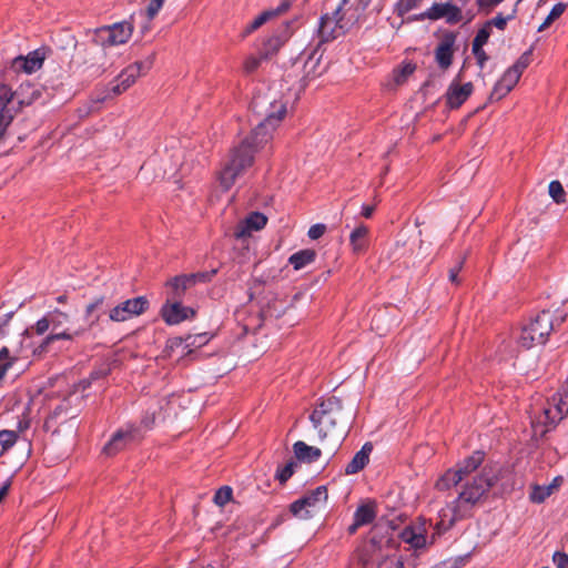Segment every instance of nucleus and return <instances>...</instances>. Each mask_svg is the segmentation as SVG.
Instances as JSON below:
<instances>
[{"instance_id":"54","label":"nucleus","mask_w":568,"mask_h":568,"mask_svg":"<svg viewBox=\"0 0 568 568\" xmlns=\"http://www.w3.org/2000/svg\"><path fill=\"white\" fill-rule=\"evenodd\" d=\"M325 230L326 227L324 224H315L310 227L307 234L312 240H317L325 233Z\"/></svg>"},{"instance_id":"2","label":"nucleus","mask_w":568,"mask_h":568,"mask_svg":"<svg viewBox=\"0 0 568 568\" xmlns=\"http://www.w3.org/2000/svg\"><path fill=\"white\" fill-rule=\"evenodd\" d=\"M253 109L265 115L250 138L231 151L229 159L219 173V182L224 191H229L244 171L253 164L254 153L272 139L273 131L284 119L287 108L282 99L256 97L252 102Z\"/></svg>"},{"instance_id":"59","label":"nucleus","mask_w":568,"mask_h":568,"mask_svg":"<svg viewBox=\"0 0 568 568\" xmlns=\"http://www.w3.org/2000/svg\"><path fill=\"white\" fill-rule=\"evenodd\" d=\"M103 302L104 297L100 296L90 304H88L85 307V316L89 317L98 307H100L103 304Z\"/></svg>"},{"instance_id":"41","label":"nucleus","mask_w":568,"mask_h":568,"mask_svg":"<svg viewBox=\"0 0 568 568\" xmlns=\"http://www.w3.org/2000/svg\"><path fill=\"white\" fill-rule=\"evenodd\" d=\"M272 19V13L264 11L258 14L246 28V33H251L262 27L265 22Z\"/></svg>"},{"instance_id":"7","label":"nucleus","mask_w":568,"mask_h":568,"mask_svg":"<svg viewBox=\"0 0 568 568\" xmlns=\"http://www.w3.org/2000/svg\"><path fill=\"white\" fill-rule=\"evenodd\" d=\"M327 498L328 495L326 487L318 486L314 490L307 493L305 496L294 501L291 505L290 510L295 517L300 519H308L314 516L321 506L326 504Z\"/></svg>"},{"instance_id":"44","label":"nucleus","mask_w":568,"mask_h":568,"mask_svg":"<svg viewBox=\"0 0 568 568\" xmlns=\"http://www.w3.org/2000/svg\"><path fill=\"white\" fill-rule=\"evenodd\" d=\"M510 92V90H508V88L506 85H504L503 83H500L499 81L494 85V89L489 95V100L490 101H499L501 100L503 98H505L508 93Z\"/></svg>"},{"instance_id":"5","label":"nucleus","mask_w":568,"mask_h":568,"mask_svg":"<svg viewBox=\"0 0 568 568\" xmlns=\"http://www.w3.org/2000/svg\"><path fill=\"white\" fill-rule=\"evenodd\" d=\"M133 30V23L129 21L103 26L90 32L91 41L104 49L124 44L132 37Z\"/></svg>"},{"instance_id":"57","label":"nucleus","mask_w":568,"mask_h":568,"mask_svg":"<svg viewBox=\"0 0 568 568\" xmlns=\"http://www.w3.org/2000/svg\"><path fill=\"white\" fill-rule=\"evenodd\" d=\"M13 121V116H0V143L6 136L7 129Z\"/></svg>"},{"instance_id":"32","label":"nucleus","mask_w":568,"mask_h":568,"mask_svg":"<svg viewBox=\"0 0 568 568\" xmlns=\"http://www.w3.org/2000/svg\"><path fill=\"white\" fill-rule=\"evenodd\" d=\"M17 361H18L17 357H10L9 356V351H8L7 347H3L0 351V382L2 381L4 375L7 374L8 369L10 367H12L13 364H16Z\"/></svg>"},{"instance_id":"52","label":"nucleus","mask_w":568,"mask_h":568,"mask_svg":"<svg viewBox=\"0 0 568 568\" xmlns=\"http://www.w3.org/2000/svg\"><path fill=\"white\" fill-rule=\"evenodd\" d=\"M552 561L558 568H568V555L565 552L556 551Z\"/></svg>"},{"instance_id":"42","label":"nucleus","mask_w":568,"mask_h":568,"mask_svg":"<svg viewBox=\"0 0 568 568\" xmlns=\"http://www.w3.org/2000/svg\"><path fill=\"white\" fill-rule=\"evenodd\" d=\"M520 77H518V73L515 71H511L507 69L503 77L500 78L499 82L503 83L508 88V90H513L515 85L518 83Z\"/></svg>"},{"instance_id":"17","label":"nucleus","mask_w":568,"mask_h":568,"mask_svg":"<svg viewBox=\"0 0 568 568\" xmlns=\"http://www.w3.org/2000/svg\"><path fill=\"white\" fill-rule=\"evenodd\" d=\"M44 55L40 51H33L27 57L19 55L12 60V68L16 71L32 73L39 70L43 64Z\"/></svg>"},{"instance_id":"53","label":"nucleus","mask_w":568,"mask_h":568,"mask_svg":"<svg viewBox=\"0 0 568 568\" xmlns=\"http://www.w3.org/2000/svg\"><path fill=\"white\" fill-rule=\"evenodd\" d=\"M346 2L347 0H342L341 4L332 13H328V18L332 19L333 21L335 20L337 26L341 24V22L343 21V9Z\"/></svg>"},{"instance_id":"3","label":"nucleus","mask_w":568,"mask_h":568,"mask_svg":"<svg viewBox=\"0 0 568 568\" xmlns=\"http://www.w3.org/2000/svg\"><path fill=\"white\" fill-rule=\"evenodd\" d=\"M353 414H346L337 397L323 399L310 416L320 440L328 453L335 452L345 439Z\"/></svg>"},{"instance_id":"16","label":"nucleus","mask_w":568,"mask_h":568,"mask_svg":"<svg viewBox=\"0 0 568 568\" xmlns=\"http://www.w3.org/2000/svg\"><path fill=\"white\" fill-rule=\"evenodd\" d=\"M473 89L474 87L471 82H467L465 84H459L455 81L452 82L446 92V101L449 108H459L469 98Z\"/></svg>"},{"instance_id":"20","label":"nucleus","mask_w":568,"mask_h":568,"mask_svg":"<svg viewBox=\"0 0 568 568\" xmlns=\"http://www.w3.org/2000/svg\"><path fill=\"white\" fill-rule=\"evenodd\" d=\"M373 450L372 443H365L361 450H358L352 460L345 467V473L347 475L357 474L361 471L369 462V455Z\"/></svg>"},{"instance_id":"18","label":"nucleus","mask_w":568,"mask_h":568,"mask_svg":"<svg viewBox=\"0 0 568 568\" xmlns=\"http://www.w3.org/2000/svg\"><path fill=\"white\" fill-rule=\"evenodd\" d=\"M454 44L455 36L447 34L439 42L435 50L436 62L444 70L448 69L453 62Z\"/></svg>"},{"instance_id":"56","label":"nucleus","mask_w":568,"mask_h":568,"mask_svg":"<svg viewBox=\"0 0 568 568\" xmlns=\"http://www.w3.org/2000/svg\"><path fill=\"white\" fill-rule=\"evenodd\" d=\"M473 53L474 55L476 57L477 59V63L480 68H484L485 65V62L488 60V57L486 54V52L483 50V47H473Z\"/></svg>"},{"instance_id":"19","label":"nucleus","mask_w":568,"mask_h":568,"mask_svg":"<svg viewBox=\"0 0 568 568\" xmlns=\"http://www.w3.org/2000/svg\"><path fill=\"white\" fill-rule=\"evenodd\" d=\"M17 91L13 92L10 87L0 83V116H13L19 110L16 108Z\"/></svg>"},{"instance_id":"63","label":"nucleus","mask_w":568,"mask_h":568,"mask_svg":"<svg viewBox=\"0 0 568 568\" xmlns=\"http://www.w3.org/2000/svg\"><path fill=\"white\" fill-rule=\"evenodd\" d=\"M11 317L12 313H8L3 317H0V336L3 334V328L8 325Z\"/></svg>"},{"instance_id":"26","label":"nucleus","mask_w":568,"mask_h":568,"mask_svg":"<svg viewBox=\"0 0 568 568\" xmlns=\"http://www.w3.org/2000/svg\"><path fill=\"white\" fill-rule=\"evenodd\" d=\"M294 454L298 460L312 463L321 457V449L314 446H308L304 442H296L293 446Z\"/></svg>"},{"instance_id":"61","label":"nucleus","mask_w":568,"mask_h":568,"mask_svg":"<svg viewBox=\"0 0 568 568\" xmlns=\"http://www.w3.org/2000/svg\"><path fill=\"white\" fill-rule=\"evenodd\" d=\"M552 397H554L555 403H558V400H560V405L562 404V406L566 407V409H565V415H566L568 413V394L562 395L560 393H557V394L552 395Z\"/></svg>"},{"instance_id":"30","label":"nucleus","mask_w":568,"mask_h":568,"mask_svg":"<svg viewBox=\"0 0 568 568\" xmlns=\"http://www.w3.org/2000/svg\"><path fill=\"white\" fill-rule=\"evenodd\" d=\"M376 517V510L373 504H365L359 506L355 514L354 518L357 519V524L367 525L371 524Z\"/></svg>"},{"instance_id":"48","label":"nucleus","mask_w":568,"mask_h":568,"mask_svg":"<svg viewBox=\"0 0 568 568\" xmlns=\"http://www.w3.org/2000/svg\"><path fill=\"white\" fill-rule=\"evenodd\" d=\"M165 0H150V3L146 8V16L149 20L154 19V17L159 13Z\"/></svg>"},{"instance_id":"1","label":"nucleus","mask_w":568,"mask_h":568,"mask_svg":"<svg viewBox=\"0 0 568 568\" xmlns=\"http://www.w3.org/2000/svg\"><path fill=\"white\" fill-rule=\"evenodd\" d=\"M483 462L484 454L475 452L437 480L436 487L439 490L464 483L458 497L439 511V519L435 525L437 534L448 530L456 520L467 516L498 480L500 468L497 465H485L477 471Z\"/></svg>"},{"instance_id":"31","label":"nucleus","mask_w":568,"mask_h":568,"mask_svg":"<svg viewBox=\"0 0 568 568\" xmlns=\"http://www.w3.org/2000/svg\"><path fill=\"white\" fill-rule=\"evenodd\" d=\"M49 322L53 331L60 329L64 324L70 321V315L65 312L55 308L53 311L48 312Z\"/></svg>"},{"instance_id":"64","label":"nucleus","mask_w":568,"mask_h":568,"mask_svg":"<svg viewBox=\"0 0 568 568\" xmlns=\"http://www.w3.org/2000/svg\"><path fill=\"white\" fill-rule=\"evenodd\" d=\"M375 207L373 205H363L362 215L366 219H369L373 215Z\"/></svg>"},{"instance_id":"4","label":"nucleus","mask_w":568,"mask_h":568,"mask_svg":"<svg viewBox=\"0 0 568 568\" xmlns=\"http://www.w3.org/2000/svg\"><path fill=\"white\" fill-rule=\"evenodd\" d=\"M554 327V315L550 311H542L523 326L518 337V343L527 349L542 345L546 343L547 337Z\"/></svg>"},{"instance_id":"11","label":"nucleus","mask_w":568,"mask_h":568,"mask_svg":"<svg viewBox=\"0 0 568 568\" xmlns=\"http://www.w3.org/2000/svg\"><path fill=\"white\" fill-rule=\"evenodd\" d=\"M442 18H445L449 23L459 22L462 19V10L458 6L450 2H435L427 11L418 16L419 20H439Z\"/></svg>"},{"instance_id":"51","label":"nucleus","mask_w":568,"mask_h":568,"mask_svg":"<svg viewBox=\"0 0 568 568\" xmlns=\"http://www.w3.org/2000/svg\"><path fill=\"white\" fill-rule=\"evenodd\" d=\"M295 464L293 462L286 464L277 474V479L285 483L294 473Z\"/></svg>"},{"instance_id":"36","label":"nucleus","mask_w":568,"mask_h":568,"mask_svg":"<svg viewBox=\"0 0 568 568\" xmlns=\"http://www.w3.org/2000/svg\"><path fill=\"white\" fill-rule=\"evenodd\" d=\"M18 440V435L14 430H0V444L2 453L11 448Z\"/></svg>"},{"instance_id":"47","label":"nucleus","mask_w":568,"mask_h":568,"mask_svg":"<svg viewBox=\"0 0 568 568\" xmlns=\"http://www.w3.org/2000/svg\"><path fill=\"white\" fill-rule=\"evenodd\" d=\"M262 60H265L264 58H262V53L260 54V57L251 55L246 58L243 65L244 71L246 73L254 72L260 67Z\"/></svg>"},{"instance_id":"37","label":"nucleus","mask_w":568,"mask_h":568,"mask_svg":"<svg viewBox=\"0 0 568 568\" xmlns=\"http://www.w3.org/2000/svg\"><path fill=\"white\" fill-rule=\"evenodd\" d=\"M551 495V487L545 486H535L530 493V499L534 503H542L546 498Z\"/></svg>"},{"instance_id":"58","label":"nucleus","mask_w":568,"mask_h":568,"mask_svg":"<svg viewBox=\"0 0 568 568\" xmlns=\"http://www.w3.org/2000/svg\"><path fill=\"white\" fill-rule=\"evenodd\" d=\"M504 0H477V4L480 10H485L487 13L497 4Z\"/></svg>"},{"instance_id":"46","label":"nucleus","mask_w":568,"mask_h":568,"mask_svg":"<svg viewBox=\"0 0 568 568\" xmlns=\"http://www.w3.org/2000/svg\"><path fill=\"white\" fill-rule=\"evenodd\" d=\"M489 36H490V29L487 26H485L477 32V34L473 41V47H476V48L483 47L484 44L487 43Z\"/></svg>"},{"instance_id":"60","label":"nucleus","mask_w":568,"mask_h":568,"mask_svg":"<svg viewBox=\"0 0 568 568\" xmlns=\"http://www.w3.org/2000/svg\"><path fill=\"white\" fill-rule=\"evenodd\" d=\"M462 267H463V261H460L459 263H457V265H456V266H454V267H452V268L449 270V281H450L452 283H455V284H457V283H458V278H457V276H458V273H459V271L462 270Z\"/></svg>"},{"instance_id":"10","label":"nucleus","mask_w":568,"mask_h":568,"mask_svg":"<svg viewBox=\"0 0 568 568\" xmlns=\"http://www.w3.org/2000/svg\"><path fill=\"white\" fill-rule=\"evenodd\" d=\"M142 438L140 427L128 425L119 429L103 448V453L108 456L115 455L124 449L129 444L135 443Z\"/></svg>"},{"instance_id":"24","label":"nucleus","mask_w":568,"mask_h":568,"mask_svg":"<svg viewBox=\"0 0 568 568\" xmlns=\"http://www.w3.org/2000/svg\"><path fill=\"white\" fill-rule=\"evenodd\" d=\"M41 98V89L32 83H24L17 90V105L19 109L30 105Z\"/></svg>"},{"instance_id":"40","label":"nucleus","mask_w":568,"mask_h":568,"mask_svg":"<svg viewBox=\"0 0 568 568\" xmlns=\"http://www.w3.org/2000/svg\"><path fill=\"white\" fill-rule=\"evenodd\" d=\"M232 498V488L229 486L221 487L214 496V503L219 506H224Z\"/></svg>"},{"instance_id":"28","label":"nucleus","mask_w":568,"mask_h":568,"mask_svg":"<svg viewBox=\"0 0 568 568\" xmlns=\"http://www.w3.org/2000/svg\"><path fill=\"white\" fill-rule=\"evenodd\" d=\"M166 285L172 290V298H180L183 293L193 286L187 274L178 275L171 278Z\"/></svg>"},{"instance_id":"12","label":"nucleus","mask_w":568,"mask_h":568,"mask_svg":"<svg viewBox=\"0 0 568 568\" xmlns=\"http://www.w3.org/2000/svg\"><path fill=\"white\" fill-rule=\"evenodd\" d=\"M210 337L206 333L197 335H189L185 338L174 337L168 341L165 353L172 356L173 353L181 349V354L185 355L191 353V347H201L209 342Z\"/></svg>"},{"instance_id":"50","label":"nucleus","mask_w":568,"mask_h":568,"mask_svg":"<svg viewBox=\"0 0 568 568\" xmlns=\"http://www.w3.org/2000/svg\"><path fill=\"white\" fill-rule=\"evenodd\" d=\"M511 19V16L504 17L503 14H497L490 21L486 23V26L490 29L491 26L498 28L499 30H504L506 28L507 21Z\"/></svg>"},{"instance_id":"62","label":"nucleus","mask_w":568,"mask_h":568,"mask_svg":"<svg viewBox=\"0 0 568 568\" xmlns=\"http://www.w3.org/2000/svg\"><path fill=\"white\" fill-rule=\"evenodd\" d=\"M11 486V479H7L0 487V503L3 500V498L8 495L9 489Z\"/></svg>"},{"instance_id":"21","label":"nucleus","mask_w":568,"mask_h":568,"mask_svg":"<svg viewBox=\"0 0 568 568\" xmlns=\"http://www.w3.org/2000/svg\"><path fill=\"white\" fill-rule=\"evenodd\" d=\"M84 332L83 328H79L74 332H70L69 329H64L61 332H54L49 334L42 343L33 349V355L41 356L44 354L49 347V345L59 339L72 341L75 336H80Z\"/></svg>"},{"instance_id":"8","label":"nucleus","mask_w":568,"mask_h":568,"mask_svg":"<svg viewBox=\"0 0 568 568\" xmlns=\"http://www.w3.org/2000/svg\"><path fill=\"white\" fill-rule=\"evenodd\" d=\"M154 61V55L148 57L143 61H138L126 67L118 77V83L112 87V92L118 95L133 85L136 79L148 73Z\"/></svg>"},{"instance_id":"25","label":"nucleus","mask_w":568,"mask_h":568,"mask_svg":"<svg viewBox=\"0 0 568 568\" xmlns=\"http://www.w3.org/2000/svg\"><path fill=\"white\" fill-rule=\"evenodd\" d=\"M69 400L64 399L61 404H59L48 416V418L44 422V428L45 430H52L53 433L57 432V428L54 426L59 422H64L69 418ZM74 417V415H70V418Z\"/></svg>"},{"instance_id":"45","label":"nucleus","mask_w":568,"mask_h":568,"mask_svg":"<svg viewBox=\"0 0 568 568\" xmlns=\"http://www.w3.org/2000/svg\"><path fill=\"white\" fill-rule=\"evenodd\" d=\"M377 568H405L404 560L400 557H387L382 560Z\"/></svg>"},{"instance_id":"49","label":"nucleus","mask_w":568,"mask_h":568,"mask_svg":"<svg viewBox=\"0 0 568 568\" xmlns=\"http://www.w3.org/2000/svg\"><path fill=\"white\" fill-rule=\"evenodd\" d=\"M50 327L51 324L49 322L48 313L42 318H40L33 326L38 335H43Z\"/></svg>"},{"instance_id":"33","label":"nucleus","mask_w":568,"mask_h":568,"mask_svg":"<svg viewBox=\"0 0 568 568\" xmlns=\"http://www.w3.org/2000/svg\"><path fill=\"white\" fill-rule=\"evenodd\" d=\"M566 9L565 3H557L552 7L550 13L545 19V21L539 26L538 31H544L546 28H548L557 18H559Z\"/></svg>"},{"instance_id":"34","label":"nucleus","mask_w":568,"mask_h":568,"mask_svg":"<svg viewBox=\"0 0 568 568\" xmlns=\"http://www.w3.org/2000/svg\"><path fill=\"white\" fill-rule=\"evenodd\" d=\"M423 0H398L395 6V12L399 17H404L409 11L419 7Z\"/></svg>"},{"instance_id":"55","label":"nucleus","mask_w":568,"mask_h":568,"mask_svg":"<svg viewBox=\"0 0 568 568\" xmlns=\"http://www.w3.org/2000/svg\"><path fill=\"white\" fill-rule=\"evenodd\" d=\"M291 7V2L288 0H282L281 3L275 9L266 10L272 13V18L281 16L285 13Z\"/></svg>"},{"instance_id":"15","label":"nucleus","mask_w":568,"mask_h":568,"mask_svg":"<svg viewBox=\"0 0 568 568\" xmlns=\"http://www.w3.org/2000/svg\"><path fill=\"white\" fill-rule=\"evenodd\" d=\"M290 23L285 22L272 37H270L263 47L262 58L270 59L278 52L284 43L290 39Z\"/></svg>"},{"instance_id":"43","label":"nucleus","mask_w":568,"mask_h":568,"mask_svg":"<svg viewBox=\"0 0 568 568\" xmlns=\"http://www.w3.org/2000/svg\"><path fill=\"white\" fill-rule=\"evenodd\" d=\"M416 67L412 63L404 64L396 73H395V82L397 84H402L405 82L407 77L414 73Z\"/></svg>"},{"instance_id":"13","label":"nucleus","mask_w":568,"mask_h":568,"mask_svg":"<svg viewBox=\"0 0 568 568\" xmlns=\"http://www.w3.org/2000/svg\"><path fill=\"white\" fill-rule=\"evenodd\" d=\"M266 223L267 217L264 214L252 212L236 225L234 236L239 240L246 239L252 232L262 230Z\"/></svg>"},{"instance_id":"23","label":"nucleus","mask_w":568,"mask_h":568,"mask_svg":"<svg viewBox=\"0 0 568 568\" xmlns=\"http://www.w3.org/2000/svg\"><path fill=\"white\" fill-rule=\"evenodd\" d=\"M399 538L410 545L413 548L418 549L426 545V537L422 526H407L399 532Z\"/></svg>"},{"instance_id":"27","label":"nucleus","mask_w":568,"mask_h":568,"mask_svg":"<svg viewBox=\"0 0 568 568\" xmlns=\"http://www.w3.org/2000/svg\"><path fill=\"white\" fill-rule=\"evenodd\" d=\"M316 252L311 248L301 250L292 254L288 258V263L298 271L310 265L315 261Z\"/></svg>"},{"instance_id":"39","label":"nucleus","mask_w":568,"mask_h":568,"mask_svg":"<svg viewBox=\"0 0 568 568\" xmlns=\"http://www.w3.org/2000/svg\"><path fill=\"white\" fill-rule=\"evenodd\" d=\"M217 273V270H211V271H206V272H197V273H192V274H187L190 280H191V283L193 285H195L196 283H206V282H210L214 275Z\"/></svg>"},{"instance_id":"22","label":"nucleus","mask_w":568,"mask_h":568,"mask_svg":"<svg viewBox=\"0 0 568 568\" xmlns=\"http://www.w3.org/2000/svg\"><path fill=\"white\" fill-rule=\"evenodd\" d=\"M342 24H336L335 20L328 18V13L322 16L318 26V37L321 42H329L342 33Z\"/></svg>"},{"instance_id":"38","label":"nucleus","mask_w":568,"mask_h":568,"mask_svg":"<svg viewBox=\"0 0 568 568\" xmlns=\"http://www.w3.org/2000/svg\"><path fill=\"white\" fill-rule=\"evenodd\" d=\"M549 195L556 203L565 202V191L559 181H551L549 183Z\"/></svg>"},{"instance_id":"35","label":"nucleus","mask_w":568,"mask_h":568,"mask_svg":"<svg viewBox=\"0 0 568 568\" xmlns=\"http://www.w3.org/2000/svg\"><path fill=\"white\" fill-rule=\"evenodd\" d=\"M531 61V50L524 52L519 59L508 69L518 73V77H521L525 69L530 64Z\"/></svg>"},{"instance_id":"9","label":"nucleus","mask_w":568,"mask_h":568,"mask_svg":"<svg viewBox=\"0 0 568 568\" xmlns=\"http://www.w3.org/2000/svg\"><path fill=\"white\" fill-rule=\"evenodd\" d=\"M148 306L149 301L143 296L130 298L110 310L109 317L113 322H125L143 314Z\"/></svg>"},{"instance_id":"14","label":"nucleus","mask_w":568,"mask_h":568,"mask_svg":"<svg viewBox=\"0 0 568 568\" xmlns=\"http://www.w3.org/2000/svg\"><path fill=\"white\" fill-rule=\"evenodd\" d=\"M161 314L168 324L175 325L184 320L193 317L195 312L193 308L186 307L174 300L173 303L166 304L162 307Z\"/></svg>"},{"instance_id":"29","label":"nucleus","mask_w":568,"mask_h":568,"mask_svg":"<svg viewBox=\"0 0 568 568\" xmlns=\"http://www.w3.org/2000/svg\"><path fill=\"white\" fill-rule=\"evenodd\" d=\"M367 233L368 229L365 225L357 226L351 233L349 240L354 252L359 253L365 248Z\"/></svg>"},{"instance_id":"6","label":"nucleus","mask_w":568,"mask_h":568,"mask_svg":"<svg viewBox=\"0 0 568 568\" xmlns=\"http://www.w3.org/2000/svg\"><path fill=\"white\" fill-rule=\"evenodd\" d=\"M566 407L560 405V400L555 403L554 397L547 402L538 413L531 418L532 435L535 438L544 437L548 432L564 418Z\"/></svg>"}]
</instances>
